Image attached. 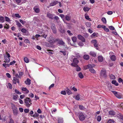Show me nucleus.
I'll return each instance as SVG.
<instances>
[{
  "label": "nucleus",
  "instance_id": "nucleus-7",
  "mask_svg": "<svg viewBox=\"0 0 123 123\" xmlns=\"http://www.w3.org/2000/svg\"><path fill=\"white\" fill-rule=\"evenodd\" d=\"M54 14H51L49 12H48L47 13V17L48 18H49L51 19H54Z\"/></svg>",
  "mask_w": 123,
  "mask_h": 123
},
{
  "label": "nucleus",
  "instance_id": "nucleus-48",
  "mask_svg": "<svg viewBox=\"0 0 123 123\" xmlns=\"http://www.w3.org/2000/svg\"><path fill=\"white\" fill-rule=\"evenodd\" d=\"M79 108L81 110H84L85 109V107L81 105L79 106Z\"/></svg>",
  "mask_w": 123,
  "mask_h": 123
},
{
  "label": "nucleus",
  "instance_id": "nucleus-11",
  "mask_svg": "<svg viewBox=\"0 0 123 123\" xmlns=\"http://www.w3.org/2000/svg\"><path fill=\"white\" fill-rule=\"evenodd\" d=\"M106 71L105 70L103 69L100 72V75L106 77Z\"/></svg>",
  "mask_w": 123,
  "mask_h": 123
},
{
  "label": "nucleus",
  "instance_id": "nucleus-32",
  "mask_svg": "<svg viewBox=\"0 0 123 123\" xmlns=\"http://www.w3.org/2000/svg\"><path fill=\"white\" fill-rule=\"evenodd\" d=\"M87 15V14L86 13L85 14L84 16L85 18L88 20L91 21L90 20V19L91 20L90 18H89V16Z\"/></svg>",
  "mask_w": 123,
  "mask_h": 123
},
{
  "label": "nucleus",
  "instance_id": "nucleus-44",
  "mask_svg": "<svg viewBox=\"0 0 123 123\" xmlns=\"http://www.w3.org/2000/svg\"><path fill=\"white\" fill-rule=\"evenodd\" d=\"M24 73L23 72H20L19 73V75L18 76V77L19 78H20L23 75Z\"/></svg>",
  "mask_w": 123,
  "mask_h": 123
},
{
  "label": "nucleus",
  "instance_id": "nucleus-1",
  "mask_svg": "<svg viewBox=\"0 0 123 123\" xmlns=\"http://www.w3.org/2000/svg\"><path fill=\"white\" fill-rule=\"evenodd\" d=\"M25 105L28 107H29L32 104L31 103V100L30 98L26 97L25 99Z\"/></svg>",
  "mask_w": 123,
  "mask_h": 123
},
{
  "label": "nucleus",
  "instance_id": "nucleus-52",
  "mask_svg": "<svg viewBox=\"0 0 123 123\" xmlns=\"http://www.w3.org/2000/svg\"><path fill=\"white\" fill-rule=\"evenodd\" d=\"M67 93L68 95H70L71 94V91L69 89L67 91Z\"/></svg>",
  "mask_w": 123,
  "mask_h": 123
},
{
  "label": "nucleus",
  "instance_id": "nucleus-56",
  "mask_svg": "<svg viewBox=\"0 0 123 123\" xmlns=\"http://www.w3.org/2000/svg\"><path fill=\"white\" fill-rule=\"evenodd\" d=\"M16 62V61L15 60H13V61L11 62L10 63V65H12L15 63Z\"/></svg>",
  "mask_w": 123,
  "mask_h": 123
},
{
  "label": "nucleus",
  "instance_id": "nucleus-10",
  "mask_svg": "<svg viewBox=\"0 0 123 123\" xmlns=\"http://www.w3.org/2000/svg\"><path fill=\"white\" fill-rule=\"evenodd\" d=\"M100 113V111H98L95 114L94 118L97 119L98 121H100V116H98L97 114H99Z\"/></svg>",
  "mask_w": 123,
  "mask_h": 123
},
{
  "label": "nucleus",
  "instance_id": "nucleus-55",
  "mask_svg": "<svg viewBox=\"0 0 123 123\" xmlns=\"http://www.w3.org/2000/svg\"><path fill=\"white\" fill-rule=\"evenodd\" d=\"M15 16L16 17H18V18H20L21 17V16L19 15V14L18 13L15 14Z\"/></svg>",
  "mask_w": 123,
  "mask_h": 123
},
{
  "label": "nucleus",
  "instance_id": "nucleus-60",
  "mask_svg": "<svg viewBox=\"0 0 123 123\" xmlns=\"http://www.w3.org/2000/svg\"><path fill=\"white\" fill-rule=\"evenodd\" d=\"M19 21L23 25H24L26 22L25 21H23L21 19H20L19 20Z\"/></svg>",
  "mask_w": 123,
  "mask_h": 123
},
{
  "label": "nucleus",
  "instance_id": "nucleus-22",
  "mask_svg": "<svg viewBox=\"0 0 123 123\" xmlns=\"http://www.w3.org/2000/svg\"><path fill=\"white\" fill-rule=\"evenodd\" d=\"M33 9L35 12L36 13H38L40 12V9L38 8L35 7L33 8Z\"/></svg>",
  "mask_w": 123,
  "mask_h": 123
},
{
  "label": "nucleus",
  "instance_id": "nucleus-33",
  "mask_svg": "<svg viewBox=\"0 0 123 123\" xmlns=\"http://www.w3.org/2000/svg\"><path fill=\"white\" fill-rule=\"evenodd\" d=\"M78 76L80 79H82L84 77V76L81 72H80L78 74Z\"/></svg>",
  "mask_w": 123,
  "mask_h": 123
},
{
  "label": "nucleus",
  "instance_id": "nucleus-20",
  "mask_svg": "<svg viewBox=\"0 0 123 123\" xmlns=\"http://www.w3.org/2000/svg\"><path fill=\"white\" fill-rule=\"evenodd\" d=\"M4 58L6 60V61H4V62L7 63H8L9 62L10 60L9 57H7L6 56H4Z\"/></svg>",
  "mask_w": 123,
  "mask_h": 123
},
{
  "label": "nucleus",
  "instance_id": "nucleus-42",
  "mask_svg": "<svg viewBox=\"0 0 123 123\" xmlns=\"http://www.w3.org/2000/svg\"><path fill=\"white\" fill-rule=\"evenodd\" d=\"M5 21H7L8 22H10L11 21V20L9 18L6 16L5 17Z\"/></svg>",
  "mask_w": 123,
  "mask_h": 123
},
{
  "label": "nucleus",
  "instance_id": "nucleus-46",
  "mask_svg": "<svg viewBox=\"0 0 123 123\" xmlns=\"http://www.w3.org/2000/svg\"><path fill=\"white\" fill-rule=\"evenodd\" d=\"M86 26L88 27H90L91 25V23L90 22H87L86 23Z\"/></svg>",
  "mask_w": 123,
  "mask_h": 123
},
{
  "label": "nucleus",
  "instance_id": "nucleus-34",
  "mask_svg": "<svg viewBox=\"0 0 123 123\" xmlns=\"http://www.w3.org/2000/svg\"><path fill=\"white\" fill-rule=\"evenodd\" d=\"M5 19L4 17L2 16L0 17V22L3 23Z\"/></svg>",
  "mask_w": 123,
  "mask_h": 123
},
{
  "label": "nucleus",
  "instance_id": "nucleus-41",
  "mask_svg": "<svg viewBox=\"0 0 123 123\" xmlns=\"http://www.w3.org/2000/svg\"><path fill=\"white\" fill-rule=\"evenodd\" d=\"M110 78L112 80H115V77L114 75L111 74L110 75Z\"/></svg>",
  "mask_w": 123,
  "mask_h": 123
},
{
  "label": "nucleus",
  "instance_id": "nucleus-17",
  "mask_svg": "<svg viewBox=\"0 0 123 123\" xmlns=\"http://www.w3.org/2000/svg\"><path fill=\"white\" fill-rule=\"evenodd\" d=\"M31 80L29 78H27L26 81L25 82V84L27 85H30L31 84Z\"/></svg>",
  "mask_w": 123,
  "mask_h": 123
},
{
  "label": "nucleus",
  "instance_id": "nucleus-50",
  "mask_svg": "<svg viewBox=\"0 0 123 123\" xmlns=\"http://www.w3.org/2000/svg\"><path fill=\"white\" fill-rule=\"evenodd\" d=\"M63 120L62 119H59L58 120V123H63Z\"/></svg>",
  "mask_w": 123,
  "mask_h": 123
},
{
  "label": "nucleus",
  "instance_id": "nucleus-54",
  "mask_svg": "<svg viewBox=\"0 0 123 123\" xmlns=\"http://www.w3.org/2000/svg\"><path fill=\"white\" fill-rule=\"evenodd\" d=\"M109 28L111 30H113L114 29V28L112 26H109Z\"/></svg>",
  "mask_w": 123,
  "mask_h": 123
},
{
  "label": "nucleus",
  "instance_id": "nucleus-2",
  "mask_svg": "<svg viewBox=\"0 0 123 123\" xmlns=\"http://www.w3.org/2000/svg\"><path fill=\"white\" fill-rule=\"evenodd\" d=\"M12 108V109L13 114L14 116H16L18 114V109L17 107L15 105L12 103L11 104Z\"/></svg>",
  "mask_w": 123,
  "mask_h": 123
},
{
  "label": "nucleus",
  "instance_id": "nucleus-58",
  "mask_svg": "<svg viewBox=\"0 0 123 123\" xmlns=\"http://www.w3.org/2000/svg\"><path fill=\"white\" fill-rule=\"evenodd\" d=\"M91 43H92L94 44L95 43H97V41L96 40H92L91 41Z\"/></svg>",
  "mask_w": 123,
  "mask_h": 123
},
{
  "label": "nucleus",
  "instance_id": "nucleus-45",
  "mask_svg": "<svg viewBox=\"0 0 123 123\" xmlns=\"http://www.w3.org/2000/svg\"><path fill=\"white\" fill-rule=\"evenodd\" d=\"M95 36H97V34L95 33H94L91 36V37L92 38Z\"/></svg>",
  "mask_w": 123,
  "mask_h": 123
},
{
  "label": "nucleus",
  "instance_id": "nucleus-43",
  "mask_svg": "<svg viewBox=\"0 0 123 123\" xmlns=\"http://www.w3.org/2000/svg\"><path fill=\"white\" fill-rule=\"evenodd\" d=\"M8 86H7V87H9L10 89H12V86L11 84L10 83H9L7 84Z\"/></svg>",
  "mask_w": 123,
  "mask_h": 123
},
{
  "label": "nucleus",
  "instance_id": "nucleus-6",
  "mask_svg": "<svg viewBox=\"0 0 123 123\" xmlns=\"http://www.w3.org/2000/svg\"><path fill=\"white\" fill-rule=\"evenodd\" d=\"M51 29L52 30L53 32L55 34L56 33L57 30L55 25L54 24H53L51 25Z\"/></svg>",
  "mask_w": 123,
  "mask_h": 123
},
{
  "label": "nucleus",
  "instance_id": "nucleus-4",
  "mask_svg": "<svg viewBox=\"0 0 123 123\" xmlns=\"http://www.w3.org/2000/svg\"><path fill=\"white\" fill-rule=\"evenodd\" d=\"M56 42H57L60 45H62L64 46H66L65 44L62 40V38H57L55 39Z\"/></svg>",
  "mask_w": 123,
  "mask_h": 123
},
{
  "label": "nucleus",
  "instance_id": "nucleus-30",
  "mask_svg": "<svg viewBox=\"0 0 123 123\" xmlns=\"http://www.w3.org/2000/svg\"><path fill=\"white\" fill-rule=\"evenodd\" d=\"M90 9V8L87 7H84L83 8V10L85 12H88Z\"/></svg>",
  "mask_w": 123,
  "mask_h": 123
},
{
  "label": "nucleus",
  "instance_id": "nucleus-24",
  "mask_svg": "<svg viewBox=\"0 0 123 123\" xmlns=\"http://www.w3.org/2000/svg\"><path fill=\"white\" fill-rule=\"evenodd\" d=\"M59 31L62 33H64L65 32V31L64 29L62 28V27H60L59 29Z\"/></svg>",
  "mask_w": 123,
  "mask_h": 123
},
{
  "label": "nucleus",
  "instance_id": "nucleus-59",
  "mask_svg": "<svg viewBox=\"0 0 123 123\" xmlns=\"http://www.w3.org/2000/svg\"><path fill=\"white\" fill-rule=\"evenodd\" d=\"M61 93L62 94L64 95H65L66 94V92L65 91H62L61 92Z\"/></svg>",
  "mask_w": 123,
  "mask_h": 123
},
{
  "label": "nucleus",
  "instance_id": "nucleus-39",
  "mask_svg": "<svg viewBox=\"0 0 123 123\" xmlns=\"http://www.w3.org/2000/svg\"><path fill=\"white\" fill-rule=\"evenodd\" d=\"M16 25L18 26V27H20L21 26H22L20 23H19L18 21H16Z\"/></svg>",
  "mask_w": 123,
  "mask_h": 123
},
{
  "label": "nucleus",
  "instance_id": "nucleus-35",
  "mask_svg": "<svg viewBox=\"0 0 123 123\" xmlns=\"http://www.w3.org/2000/svg\"><path fill=\"white\" fill-rule=\"evenodd\" d=\"M89 65H90V64H89L85 66H84V69L86 70L88 69H89Z\"/></svg>",
  "mask_w": 123,
  "mask_h": 123
},
{
  "label": "nucleus",
  "instance_id": "nucleus-47",
  "mask_svg": "<svg viewBox=\"0 0 123 123\" xmlns=\"http://www.w3.org/2000/svg\"><path fill=\"white\" fill-rule=\"evenodd\" d=\"M59 18L57 16H56L54 17V19H55L56 21H59Z\"/></svg>",
  "mask_w": 123,
  "mask_h": 123
},
{
  "label": "nucleus",
  "instance_id": "nucleus-19",
  "mask_svg": "<svg viewBox=\"0 0 123 123\" xmlns=\"http://www.w3.org/2000/svg\"><path fill=\"white\" fill-rule=\"evenodd\" d=\"M49 42L51 44L54 43L55 42H56L55 39L54 40V39L52 38L49 40Z\"/></svg>",
  "mask_w": 123,
  "mask_h": 123
},
{
  "label": "nucleus",
  "instance_id": "nucleus-23",
  "mask_svg": "<svg viewBox=\"0 0 123 123\" xmlns=\"http://www.w3.org/2000/svg\"><path fill=\"white\" fill-rule=\"evenodd\" d=\"M83 58L85 60H88L89 59V57L88 55L85 54L84 55Z\"/></svg>",
  "mask_w": 123,
  "mask_h": 123
},
{
  "label": "nucleus",
  "instance_id": "nucleus-13",
  "mask_svg": "<svg viewBox=\"0 0 123 123\" xmlns=\"http://www.w3.org/2000/svg\"><path fill=\"white\" fill-rule=\"evenodd\" d=\"M58 3V1L57 0H54L50 4V6H54Z\"/></svg>",
  "mask_w": 123,
  "mask_h": 123
},
{
  "label": "nucleus",
  "instance_id": "nucleus-3",
  "mask_svg": "<svg viewBox=\"0 0 123 123\" xmlns=\"http://www.w3.org/2000/svg\"><path fill=\"white\" fill-rule=\"evenodd\" d=\"M73 62L71 64L72 66L74 67H76L78 66L77 64L79 62V60L77 58H74L73 61Z\"/></svg>",
  "mask_w": 123,
  "mask_h": 123
},
{
  "label": "nucleus",
  "instance_id": "nucleus-31",
  "mask_svg": "<svg viewBox=\"0 0 123 123\" xmlns=\"http://www.w3.org/2000/svg\"><path fill=\"white\" fill-rule=\"evenodd\" d=\"M80 95L79 94H78L77 95L75 96V99L77 100H79L80 98Z\"/></svg>",
  "mask_w": 123,
  "mask_h": 123
},
{
  "label": "nucleus",
  "instance_id": "nucleus-40",
  "mask_svg": "<svg viewBox=\"0 0 123 123\" xmlns=\"http://www.w3.org/2000/svg\"><path fill=\"white\" fill-rule=\"evenodd\" d=\"M114 120L112 119H109L107 121V123H114Z\"/></svg>",
  "mask_w": 123,
  "mask_h": 123
},
{
  "label": "nucleus",
  "instance_id": "nucleus-5",
  "mask_svg": "<svg viewBox=\"0 0 123 123\" xmlns=\"http://www.w3.org/2000/svg\"><path fill=\"white\" fill-rule=\"evenodd\" d=\"M113 53L112 52H110L109 53V54L110 55V59L111 60L113 61H115L116 60V57L115 55H112Z\"/></svg>",
  "mask_w": 123,
  "mask_h": 123
},
{
  "label": "nucleus",
  "instance_id": "nucleus-21",
  "mask_svg": "<svg viewBox=\"0 0 123 123\" xmlns=\"http://www.w3.org/2000/svg\"><path fill=\"white\" fill-rule=\"evenodd\" d=\"M116 97L119 99H120L122 98V95L121 94L119 93H118L115 96Z\"/></svg>",
  "mask_w": 123,
  "mask_h": 123
},
{
  "label": "nucleus",
  "instance_id": "nucleus-49",
  "mask_svg": "<svg viewBox=\"0 0 123 123\" xmlns=\"http://www.w3.org/2000/svg\"><path fill=\"white\" fill-rule=\"evenodd\" d=\"M76 67V70L77 71H80L81 68L80 67H79L78 66Z\"/></svg>",
  "mask_w": 123,
  "mask_h": 123
},
{
  "label": "nucleus",
  "instance_id": "nucleus-15",
  "mask_svg": "<svg viewBox=\"0 0 123 123\" xmlns=\"http://www.w3.org/2000/svg\"><path fill=\"white\" fill-rule=\"evenodd\" d=\"M22 90L24 92L25 94H27L29 92V91L25 87H23L22 89Z\"/></svg>",
  "mask_w": 123,
  "mask_h": 123
},
{
  "label": "nucleus",
  "instance_id": "nucleus-57",
  "mask_svg": "<svg viewBox=\"0 0 123 123\" xmlns=\"http://www.w3.org/2000/svg\"><path fill=\"white\" fill-rule=\"evenodd\" d=\"M29 97L32 98L34 97V95L32 93H31L30 94H29Z\"/></svg>",
  "mask_w": 123,
  "mask_h": 123
},
{
  "label": "nucleus",
  "instance_id": "nucleus-27",
  "mask_svg": "<svg viewBox=\"0 0 123 123\" xmlns=\"http://www.w3.org/2000/svg\"><path fill=\"white\" fill-rule=\"evenodd\" d=\"M89 54L90 55L94 57L96 56V54L94 52L92 51L90 52Z\"/></svg>",
  "mask_w": 123,
  "mask_h": 123
},
{
  "label": "nucleus",
  "instance_id": "nucleus-9",
  "mask_svg": "<svg viewBox=\"0 0 123 123\" xmlns=\"http://www.w3.org/2000/svg\"><path fill=\"white\" fill-rule=\"evenodd\" d=\"M78 38L82 42H84L86 41L85 39L81 35H79L77 36Z\"/></svg>",
  "mask_w": 123,
  "mask_h": 123
},
{
  "label": "nucleus",
  "instance_id": "nucleus-63",
  "mask_svg": "<svg viewBox=\"0 0 123 123\" xmlns=\"http://www.w3.org/2000/svg\"><path fill=\"white\" fill-rule=\"evenodd\" d=\"M15 92L17 94H21V93L20 92L17 90L15 89Z\"/></svg>",
  "mask_w": 123,
  "mask_h": 123
},
{
  "label": "nucleus",
  "instance_id": "nucleus-12",
  "mask_svg": "<svg viewBox=\"0 0 123 123\" xmlns=\"http://www.w3.org/2000/svg\"><path fill=\"white\" fill-rule=\"evenodd\" d=\"M13 82L14 84H16L17 82L18 84L19 83V81L18 79L16 77H14L13 80Z\"/></svg>",
  "mask_w": 123,
  "mask_h": 123
},
{
  "label": "nucleus",
  "instance_id": "nucleus-8",
  "mask_svg": "<svg viewBox=\"0 0 123 123\" xmlns=\"http://www.w3.org/2000/svg\"><path fill=\"white\" fill-rule=\"evenodd\" d=\"M79 116V119L80 121H83L85 120V117L83 113H80Z\"/></svg>",
  "mask_w": 123,
  "mask_h": 123
},
{
  "label": "nucleus",
  "instance_id": "nucleus-37",
  "mask_svg": "<svg viewBox=\"0 0 123 123\" xmlns=\"http://www.w3.org/2000/svg\"><path fill=\"white\" fill-rule=\"evenodd\" d=\"M24 61L26 63H28L29 62V60L28 58L26 57H24Z\"/></svg>",
  "mask_w": 123,
  "mask_h": 123
},
{
  "label": "nucleus",
  "instance_id": "nucleus-18",
  "mask_svg": "<svg viewBox=\"0 0 123 123\" xmlns=\"http://www.w3.org/2000/svg\"><path fill=\"white\" fill-rule=\"evenodd\" d=\"M65 18L66 20L69 21L71 20V16H68V15H66L65 16Z\"/></svg>",
  "mask_w": 123,
  "mask_h": 123
},
{
  "label": "nucleus",
  "instance_id": "nucleus-16",
  "mask_svg": "<svg viewBox=\"0 0 123 123\" xmlns=\"http://www.w3.org/2000/svg\"><path fill=\"white\" fill-rule=\"evenodd\" d=\"M117 117L121 121H123V115L122 114L120 113L119 114L117 115Z\"/></svg>",
  "mask_w": 123,
  "mask_h": 123
},
{
  "label": "nucleus",
  "instance_id": "nucleus-51",
  "mask_svg": "<svg viewBox=\"0 0 123 123\" xmlns=\"http://www.w3.org/2000/svg\"><path fill=\"white\" fill-rule=\"evenodd\" d=\"M21 31L23 33H25L26 31V30L24 28H22L21 30Z\"/></svg>",
  "mask_w": 123,
  "mask_h": 123
},
{
  "label": "nucleus",
  "instance_id": "nucleus-61",
  "mask_svg": "<svg viewBox=\"0 0 123 123\" xmlns=\"http://www.w3.org/2000/svg\"><path fill=\"white\" fill-rule=\"evenodd\" d=\"M78 45L80 46H83L84 45V44L82 42H80L78 43Z\"/></svg>",
  "mask_w": 123,
  "mask_h": 123
},
{
  "label": "nucleus",
  "instance_id": "nucleus-53",
  "mask_svg": "<svg viewBox=\"0 0 123 123\" xmlns=\"http://www.w3.org/2000/svg\"><path fill=\"white\" fill-rule=\"evenodd\" d=\"M59 16L61 18L62 20H63V19H64V18L65 17L64 15L63 14H60Z\"/></svg>",
  "mask_w": 123,
  "mask_h": 123
},
{
  "label": "nucleus",
  "instance_id": "nucleus-29",
  "mask_svg": "<svg viewBox=\"0 0 123 123\" xmlns=\"http://www.w3.org/2000/svg\"><path fill=\"white\" fill-rule=\"evenodd\" d=\"M112 83L114 85H115L116 86H118V84L116 80H112L111 81Z\"/></svg>",
  "mask_w": 123,
  "mask_h": 123
},
{
  "label": "nucleus",
  "instance_id": "nucleus-26",
  "mask_svg": "<svg viewBox=\"0 0 123 123\" xmlns=\"http://www.w3.org/2000/svg\"><path fill=\"white\" fill-rule=\"evenodd\" d=\"M109 114L111 116H114L115 114V113L114 111H109Z\"/></svg>",
  "mask_w": 123,
  "mask_h": 123
},
{
  "label": "nucleus",
  "instance_id": "nucleus-25",
  "mask_svg": "<svg viewBox=\"0 0 123 123\" xmlns=\"http://www.w3.org/2000/svg\"><path fill=\"white\" fill-rule=\"evenodd\" d=\"M101 20L104 24H106L107 21L106 18L105 17H102Z\"/></svg>",
  "mask_w": 123,
  "mask_h": 123
},
{
  "label": "nucleus",
  "instance_id": "nucleus-38",
  "mask_svg": "<svg viewBox=\"0 0 123 123\" xmlns=\"http://www.w3.org/2000/svg\"><path fill=\"white\" fill-rule=\"evenodd\" d=\"M77 37H73L72 38V39L74 43L76 42L77 41Z\"/></svg>",
  "mask_w": 123,
  "mask_h": 123
},
{
  "label": "nucleus",
  "instance_id": "nucleus-28",
  "mask_svg": "<svg viewBox=\"0 0 123 123\" xmlns=\"http://www.w3.org/2000/svg\"><path fill=\"white\" fill-rule=\"evenodd\" d=\"M104 61L105 63H106V62L105 60V58L103 57L102 56L100 55V62Z\"/></svg>",
  "mask_w": 123,
  "mask_h": 123
},
{
  "label": "nucleus",
  "instance_id": "nucleus-64",
  "mask_svg": "<svg viewBox=\"0 0 123 123\" xmlns=\"http://www.w3.org/2000/svg\"><path fill=\"white\" fill-rule=\"evenodd\" d=\"M118 81L119 83H121L122 82L123 80L121 78H120L118 79Z\"/></svg>",
  "mask_w": 123,
  "mask_h": 123
},
{
  "label": "nucleus",
  "instance_id": "nucleus-36",
  "mask_svg": "<svg viewBox=\"0 0 123 123\" xmlns=\"http://www.w3.org/2000/svg\"><path fill=\"white\" fill-rule=\"evenodd\" d=\"M39 114H38L36 113H35L33 115H31V116L32 117H33L34 118H35L36 117H38L39 116Z\"/></svg>",
  "mask_w": 123,
  "mask_h": 123
},
{
  "label": "nucleus",
  "instance_id": "nucleus-14",
  "mask_svg": "<svg viewBox=\"0 0 123 123\" xmlns=\"http://www.w3.org/2000/svg\"><path fill=\"white\" fill-rule=\"evenodd\" d=\"M89 71L92 73H94L96 72V71L92 67V66L90 65H89Z\"/></svg>",
  "mask_w": 123,
  "mask_h": 123
},
{
  "label": "nucleus",
  "instance_id": "nucleus-62",
  "mask_svg": "<svg viewBox=\"0 0 123 123\" xmlns=\"http://www.w3.org/2000/svg\"><path fill=\"white\" fill-rule=\"evenodd\" d=\"M67 32L70 36H72L73 35V34L71 33V31H67Z\"/></svg>",
  "mask_w": 123,
  "mask_h": 123
}]
</instances>
